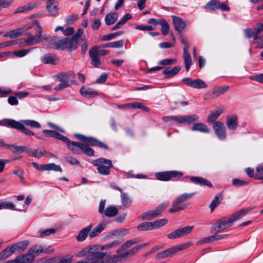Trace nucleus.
Returning a JSON list of instances; mask_svg holds the SVG:
<instances>
[{
  "label": "nucleus",
  "mask_w": 263,
  "mask_h": 263,
  "mask_svg": "<svg viewBox=\"0 0 263 263\" xmlns=\"http://www.w3.org/2000/svg\"><path fill=\"white\" fill-rule=\"evenodd\" d=\"M0 125L16 129L27 135L33 136L34 133L26 128L25 126L32 128H40L41 124L37 121L32 120H22L20 121L11 119H4L0 121Z\"/></svg>",
  "instance_id": "nucleus-1"
},
{
  "label": "nucleus",
  "mask_w": 263,
  "mask_h": 263,
  "mask_svg": "<svg viewBox=\"0 0 263 263\" xmlns=\"http://www.w3.org/2000/svg\"><path fill=\"white\" fill-rule=\"evenodd\" d=\"M74 137L83 143L82 152L88 156L95 155V151L90 146H97L105 149H109L108 146L106 144L94 137H87L80 134H75Z\"/></svg>",
  "instance_id": "nucleus-2"
},
{
  "label": "nucleus",
  "mask_w": 263,
  "mask_h": 263,
  "mask_svg": "<svg viewBox=\"0 0 263 263\" xmlns=\"http://www.w3.org/2000/svg\"><path fill=\"white\" fill-rule=\"evenodd\" d=\"M92 163L97 167L99 174L105 176L110 175V170L114 167L112 161L104 158L93 160Z\"/></svg>",
  "instance_id": "nucleus-3"
},
{
  "label": "nucleus",
  "mask_w": 263,
  "mask_h": 263,
  "mask_svg": "<svg viewBox=\"0 0 263 263\" xmlns=\"http://www.w3.org/2000/svg\"><path fill=\"white\" fill-rule=\"evenodd\" d=\"M194 194L195 193H183L179 195L174 201L172 208L169 210V212L175 213L186 209L189 205V204H180L190 199L194 195Z\"/></svg>",
  "instance_id": "nucleus-4"
},
{
  "label": "nucleus",
  "mask_w": 263,
  "mask_h": 263,
  "mask_svg": "<svg viewBox=\"0 0 263 263\" xmlns=\"http://www.w3.org/2000/svg\"><path fill=\"white\" fill-rule=\"evenodd\" d=\"M191 245L192 242H187L180 245H177L163 251L158 253L156 256V258L159 259L166 258L175 254L178 251H181L189 248Z\"/></svg>",
  "instance_id": "nucleus-5"
},
{
  "label": "nucleus",
  "mask_w": 263,
  "mask_h": 263,
  "mask_svg": "<svg viewBox=\"0 0 263 263\" xmlns=\"http://www.w3.org/2000/svg\"><path fill=\"white\" fill-rule=\"evenodd\" d=\"M182 172L178 171H168L157 173L155 177L157 180L162 181H176L182 177Z\"/></svg>",
  "instance_id": "nucleus-6"
},
{
  "label": "nucleus",
  "mask_w": 263,
  "mask_h": 263,
  "mask_svg": "<svg viewBox=\"0 0 263 263\" xmlns=\"http://www.w3.org/2000/svg\"><path fill=\"white\" fill-rule=\"evenodd\" d=\"M168 203H162L158 205L155 209L150 210L144 213L142 215L138 217V219L143 220H151L158 217L161 214L167 207Z\"/></svg>",
  "instance_id": "nucleus-7"
},
{
  "label": "nucleus",
  "mask_w": 263,
  "mask_h": 263,
  "mask_svg": "<svg viewBox=\"0 0 263 263\" xmlns=\"http://www.w3.org/2000/svg\"><path fill=\"white\" fill-rule=\"evenodd\" d=\"M34 24L36 26V27L34 29L36 31L35 35H30L28 37L25 39V43H26V46L33 45L41 42L42 28L38 21H35Z\"/></svg>",
  "instance_id": "nucleus-8"
},
{
  "label": "nucleus",
  "mask_w": 263,
  "mask_h": 263,
  "mask_svg": "<svg viewBox=\"0 0 263 263\" xmlns=\"http://www.w3.org/2000/svg\"><path fill=\"white\" fill-rule=\"evenodd\" d=\"M66 40V37L60 39L58 36H53L48 41L47 46L50 48L64 50Z\"/></svg>",
  "instance_id": "nucleus-9"
},
{
  "label": "nucleus",
  "mask_w": 263,
  "mask_h": 263,
  "mask_svg": "<svg viewBox=\"0 0 263 263\" xmlns=\"http://www.w3.org/2000/svg\"><path fill=\"white\" fill-rule=\"evenodd\" d=\"M233 222L231 221V217H223L218 220L212 227V231L219 232L221 230L228 228Z\"/></svg>",
  "instance_id": "nucleus-10"
},
{
  "label": "nucleus",
  "mask_w": 263,
  "mask_h": 263,
  "mask_svg": "<svg viewBox=\"0 0 263 263\" xmlns=\"http://www.w3.org/2000/svg\"><path fill=\"white\" fill-rule=\"evenodd\" d=\"M204 8L210 11H215L217 9L226 11H229L230 10V8L228 6L217 0H211L204 6Z\"/></svg>",
  "instance_id": "nucleus-11"
},
{
  "label": "nucleus",
  "mask_w": 263,
  "mask_h": 263,
  "mask_svg": "<svg viewBox=\"0 0 263 263\" xmlns=\"http://www.w3.org/2000/svg\"><path fill=\"white\" fill-rule=\"evenodd\" d=\"M215 134L220 140H224L227 137L226 128L223 123L220 121H216L213 125Z\"/></svg>",
  "instance_id": "nucleus-12"
},
{
  "label": "nucleus",
  "mask_w": 263,
  "mask_h": 263,
  "mask_svg": "<svg viewBox=\"0 0 263 263\" xmlns=\"http://www.w3.org/2000/svg\"><path fill=\"white\" fill-rule=\"evenodd\" d=\"M182 82L187 86L194 88H204L207 85L201 79H191L189 78H183Z\"/></svg>",
  "instance_id": "nucleus-13"
},
{
  "label": "nucleus",
  "mask_w": 263,
  "mask_h": 263,
  "mask_svg": "<svg viewBox=\"0 0 263 263\" xmlns=\"http://www.w3.org/2000/svg\"><path fill=\"white\" fill-rule=\"evenodd\" d=\"M176 119L178 120L177 123H178L191 124L195 122L198 121L199 120V116L195 114L180 116H178V118Z\"/></svg>",
  "instance_id": "nucleus-14"
},
{
  "label": "nucleus",
  "mask_w": 263,
  "mask_h": 263,
  "mask_svg": "<svg viewBox=\"0 0 263 263\" xmlns=\"http://www.w3.org/2000/svg\"><path fill=\"white\" fill-rule=\"evenodd\" d=\"M64 142L67 143L68 148L73 153L77 155L81 154L83 143L71 141L68 138L67 141Z\"/></svg>",
  "instance_id": "nucleus-15"
},
{
  "label": "nucleus",
  "mask_w": 263,
  "mask_h": 263,
  "mask_svg": "<svg viewBox=\"0 0 263 263\" xmlns=\"http://www.w3.org/2000/svg\"><path fill=\"white\" fill-rule=\"evenodd\" d=\"M172 17L175 29L177 31H182L187 25V21L179 16L172 15Z\"/></svg>",
  "instance_id": "nucleus-16"
},
{
  "label": "nucleus",
  "mask_w": 263,
  "mask_h": 263,
  "mask_svg": "<svg viewBox=\"0 0 263 263\" xmlns=\"http://www.w3.org/2000/svg\"><path fill=\"white\" fill-rule=\"evenodd\" d=\"M229 89V86H217L213 88L212 89L213 96H211L209 93H206L205 96H207L209 98H212L214 97H218L227 92Z\"/></svg>",
  "instance_id": "nucleus-17"
},
{
  "label": "nucleus",
  "mask_w": 263,
  "mask_h": 263,
  "mask_svg": "<svg viewBox=\"0 0 263 263\" xmlns=\"http://www.w3.org/2000/svg\"><path fill=\"white\" fill-rule=\"evenodd\" d=\"M89 55L91 59V64L96 67H99L101 62L98 55L97 48H91L89 51Z\"/></svg>",
  "instance_id": "nucleus-18"
},
{
  "label": "nucleus",
  "mask_w": 263,
  "mask_h": 263,
  "mask_svg": "<svg viewBox=\"0 0 263 263\" xmlns=\"http://www.w3.org/2000/svg\"><path fill=\"white\" fill-rule=\"evenodd\" d=\"M128 257L127 252H125L120 255H114L110 258L108 259H104V257L99 259V263H116L120 259Z\"/></svg>",
  "instance_id": "nucleus-19"
},
{
  "label": "nucleus",
  "mask_w": 263,
  "mask_h": 263,
  "mask_svg": "<svg viewBox=\"0 0 263 263\" xmlns=\"http://www.w3.org/2000/svg\"><path fill=\"white\" fill-rule=\"evenodd\" d=\"M92 224H89L81 230L77 236V240L80 242L85 240L87 237L89 236V234L90 231L92 230Z\"/></svg>",
  "instance_id": "nucleus-20"
},
{
  "label": "nucleus",
  "mask_w": 263,
  "mask_h": 263,
  "mask_svg": "<svg viewBox=\"0 0 263 263\" xmlns=\"http://www.w3.org/2000/svg\"><path fill=\"white\" fill-rule=\"evenodd\" d=\"M65 50L71 52L77 49L78 47V41L73 37H66Z\"/></svg>",
  "instance_id": "nucleus-21"
},
{
  "label": "nucleus",
  "mask_w": 263,
  "mask_h": 263,
  "mask_svg": "<svg viewBox=\"0 0 263 263\" xmlns=\"http://www.w3.org/2000/svg\"><path fill=\"white\" fill-rule=\"evenodd\" d=\"M42 132L47 137L55 138L62 141H68V138L54 130L44 129Z\"/></svg>",
  "instance_id": "nucleus-22"
},
{
  "label": "nucleus",
  "mask_w": 263,
  "mask_h": 263,
  "mask_svg": "<svg viewBox=\"0 0 263 263\" xmlns=\"http://www.w3.org/2000/svg\"><path fill=\"white\" fill-rule=\"evenodd\" d=\"M80 92L82 96L87 98H95L98 95L97 91L93 90L90 88L85 86L81 87Z\"/></svg>",
  "instance_id": "nucleus-23"
},
{
  "label": "nucleus",
  "mask_w": 263,
  "mask_h": 263,
  "mask_svg": "<svg viewBox=\"0 0 263 263\" xmlns=\"http://www.w3.org/2000/svg\"><path fill=\"white\" fill-rule=\"evenodd\" d=\"M41 60L43 63L51 65H55L58 62L56 55L53 54H46L41 57Z\"/></svg>",
  "instance_id": "nucleus-24"
},
{
  "label": "nucleus",
  "mask_w": 263,
  "mask_h": 263,
  "mask_svg": "<svg viewBox=\"0 0 263 263\" xmlns=\"http://www.w3.org/2000/svg\"><path fill=\"white\" fill-rule=\"evenodd\" d=\"M227 126L230 130H235L238 126V119L236 116H230L227 118Z\"/></svg>",
  "instance_id": "nucleus-25"
},
{
  "label": "nucleus",
  "mask_w": 263,
  "mask_h": 263,
  "mask_svg": "<svg viewBox=\"0 0 263 263\" xmlns=\"http://www.w3.org/2000/svg\"><path fill=\"white\" fill-rule=\"evenodd\" d=\"M105 226L106 224L103 222L100 223L96 226L91 231H90L89 234V238H93L98 236L104 230Z\"/></svg>",
  "instance_id": "nucleus-26"
},
{
  "label": "nucleus",
  "mask_w": 263,
  "mask_h": 263,
  "mask_svg": "<svg viewBox=\"0 0 263 263\" xmlns=\"http://www.w3.org/2000/svg\"><path fill=\"white\" fill-rule=\"evenodd\" d=\"M190 179L192 182L195 184H199L200 185L212 187V183L206 179L203 178L202 177L192 176L190 178Z\"/></svg>",
  "instance_id": "nucleus-27"
},
{
  "label": "nucleus",
  "mask_w": 263,
  "mask_h": 263,
  "mask_svg": "<svg viewBox=\"0 0 263 263\" xmlns=\"http://www.w3.org/2000/svg\"><path fill=\"white\" fill-rule=\"evenodd\" d=\"M40 3L38 2H35L31 3L27 5L18 7L14 11V13H22L24 11L32 10L35 8H37L40 5Z\"/></svg>",
  "instance_id": "nucleus-28"
},
{
  "label": "nucleus",
  "mask_w": 263,
  "mask_h": 263,
  "mask_svg": "<svg viewBox=\"0 0 263 263\" xmlns=\"http://www.w3.org/2000/svg\"><path fill=\"white\" fill-rule=\"evenodd\" d=\"M33 27V26H27L23 28H17L9 32L8 35L11 39H15L20 36L24 30L30 29Z\"/></svg>",
  "instance_id": "nucleus-29"
},
{
  "label": "nucleus",
  "mask_w": 263,
  "mask_h": 263,
  "mask_svg": "<svg viewBox=\"0 0 263 263\" xmlns=\"http://www.w3.org/2000/svg\"><path fill=\"white\" fill-rule=\"evenodd\" d=\"M99 249L100 248L98 246H91L89 247L88 250L85 249L79 251L78 255L79 256L83 257L87 255V256L86 257H87L91 253H101V252L98 251Z\"/></svg>",
  "instance_id": "nucleus-30"
},
{
  "label": "nucleus",
  "mask_w": 263,
  "mask_h": 263,
  "mask_svg": "<svg viewBox=\"0 0 263 263\" xmlns=\"http://www.w3.org/2000/svg\"><path fill=\"white\" fill-rule=\"evenodd\" d=\"M251 210L250 208L242 209L235 212L231 217V221L234 222L245 216Z\"/></svg>",
  "instance_id": "nucleus-31"
},
{
  "label": "nucleus",
  "mask_w": 263,
  "mask_h": 263,
  "mask_svg": "<svg viewBox=\"0 0 263 263\" xmlns=\"http://www.w3.org/2000/svg\"><path fill=\"white\" fill-rule=\"evenodd\" d=\"M29 245V242L27 240H24L18 242L11 246L14 252H21L24 251Z\"/></svg>",
  "instance_id": "nucleus-32"
},
{
  "label": "nucleus",
  "mask_w": 263,
  "mask_h": 263,
  "mask_svg": "<svg viewBox=\"0 0 263 263\" xmlns=\"http://www.w3.org/2000/svg\"><path fill=\"white\" fill-rule=\"evenodd\" d=\"M191 130L192 131H198L206 134L210 133V129L207 125L200 122L195 123L191 128Z\"/></svg>",
  "instance_id": "nucleus-33"
},
{
  "label": "nucleus",
  "mask_w": 263,
  "mask_h": 263,
  "mask_svg": "<svg viewBox=\"0 0 263 263\" xmlns=\"http://www.w3.org/2000/svg\"><path fill=\"white\" fill-rule=\"evenodd\" d=\"M21 263H31L34 259V254L30 252V250L26 254L18 256Z\"/></svg>",
  "instance_id": "nucleus-34"
},
{
  "label": "nucleus",
  "mask_w": 263,
  "mask_h": 263,
  "mask_svg": "<svg viewBox=\"0 0 263 263\" xmlns=\"http://www.w3.org/2000/svg\"><path fill=\"white\" fill-rule=\"evenodd\" d=\"M223 112L222 109L219 108L217 110L212 111L207 118V122L208 123H213L219 117L221 113Z\"/></svg>",
  "instance_id": "nucleus-35"
},
{
  "label": "nucleus",
  "mask_w": 263,
  "mask_h": 263,
  "mask_svg": "<svg viewBox=\"0 0 263 263\" xmlns=\"http://www.w3.org/2000/svg\"><path fill=\"white\" fill-rule=\"evenodd\" d=\"M6 149L10 150L14 154H20L27 150V147L24 146H17L14 144H8Z\"/></svg>",
  "instance_id": "nucleus-36"
},
{
  "label": "nucleus",
  "mask_w": 263,
  "mask_h": 263,
  "mask_svg": "<svg viewBox=\"0 0 263 263\" xmlns=\"http://www.w3.org/2000/svg\"><path fill=\"white\" fill-rule=\"evenodd\" d=\"M139 241L136 238L127 240L125 243L122 245L119 248H118L117 250V252L118 253H121L127 248H130L133 245L138 243Z\"/></svg>",
  "instance_id": "nucleus-37"
},
{
  "label": "nucleus",
  "mask_w": 263,
  "mask_h": 263,
  "mask_svg": "<svg viewBox=\"0 0 263 263\" xmlns=\"http://www.w3.org/2000/svg\"><path fill=\"white\" fill-rule=\"evenodd\" d=\"M118 19V15L116 12H110L108 13L105 18V22L107 25L114 24Z\"/></svg>",
  "instance_id": "nucleus-38"
},
{
  "label": "nucleus",
  "mask_w": 263,
  "mask_h": 263,
  "mask_svg": "<svg viewBox=\"0 0 263 263\" xmlns=\"http://www.w3.org/2000/svg\"><path fill=\"white\" fill-rule=\"evenodd\" d=\"M181 69V67L179 66H175L173 69H171L169 68L165 69L162 73L167 78L171 77L177 73H178Z\"/></svg>",
  "instance_id": "nucleus-39"
},
{
  "label": "nucleus",
  "mask_w": 263,
  "mask_h": 263,
  "mask_svg": "<svg viewBox=\"0 0 263 263\" xmlns=\"http://www.w3.org/2000/svg\"><path fill=\"white\" fill-rule=\"evenodd\" d=\"M132 17L130 14L127 13L125 15L121 20L119 21L112 28L111 30L114 31L121 28L126 22Z\"/></svg>",
  "instance_id": "nucleus-40"
},
{
  "label": "nucleus",
  "mask_w": 263,
  "mask_h": 263,
  "mask_svg": "<svg viewBox=\"0 0 263 263\" xmlns=\"http://www.w3.org/2000/svg\"><path fill=\"white\" fill-rule=\"evenodd\" d=\"M118 213V209L114 206L107 207L104 211V214L106 216L111 217L115 216Z\"/></svg>",
  "instance_id": "nucleus-41"
},
{
  "label": "nucleus",
  "mask_w": 263,
  "mask_h": 263,
  "mask_svg": "<svg viewBox=\"0 0 263 263\" xmlns=\"http://www.w3.org/2000/svg\"><path fill=\"white\" fill-rule=\"evenodd\" d=\"M137 229L139 231H145L153 230L152 222H143L139 224Z\"/></svg>",
  "instance_id": "nucleus-42"
},
{
  "label": "nucleus",
  "mask_w": 263,
  "mask_h": 263,
  "mask_svg": "<svg viewBox=\"0 0 263 263\" xmlns=\"http://www.w3.org/2000/svg\"><path fill=\"white\" fill-rule=\"evenodd\" d=\"M184 62L186 71H188L192 65V58L189 51L183 52Z\"/></svg>",
  "instance_id": "nucleus-43"
},
{
  "label": "nucleus",
  "mask_w": 263,
  "mask_h": 263,
  "mask_svg": "<svg viewBox=\"0 0 263 263\" xmlns=\"http://www.w3.org/2000/svg\"><path fill=\"white\" fill-rule=\"evenodd\" d=\"M2 209L16 210L15 204L7 201H0V210Z\"/></svg>",
  "instance_id": "nucleus-44"
},
{
  "label": "nucleus",
  "mask_w": 263,
  "mask_h": 263,
  "mask_svg": "<svg viewBox=\"0 0 263 263\" xmlns=\"http://www.w3.org/2000/svg\"><path fill=\"white\" fill-rule=\"evenodd\" d=\"M121 203L126 208L129 207L132 203V200L130 199L127 194L125 193H122L121 194Z\"/></svg>",
  "instance_id": "nucleus-45"
},
{
  "label": "nucleus",
  "mask_w": 263,
  "mask_h": 263,
  "mask_svg": "<svg viewBox=\"0 0 263 263\" xmlns=\"http://www.w3.org/2000/svg\"><path fill=\"white\" fill-rule=\"evenodd\" d=\"M124 43L123 40H120L103 44L102 47L104 48H119L122 47L124 45Z\"/></svg>",
  "instance_id": "nucleus-46"
},
{
  "label": "nucleus",
  "mask_w": 263,
  "mask_h": 263,
  "mask_svg": "<svg viewBox=\"0 0 263 263\" xmlns=\"http://www.w3.org/2000/svg\"><path fill=\"white\" fill-rule=\"evenodd\" d=\"M128 107H133V108H139L142 110H143L145 111L148 112L149 111V109L145 106L143 103H138V102H133L129 103Z\"/></svg>",
  "instance_id": "nucleus-47"
},
{
  "label": "nucleus",
  "mask_w": 263,
  "mask_h": 263,
  "mask_svg": "<svg viewBox=\"0 0 263 263\" xmlns=\"http://www.w3.org/2000/svg\"><path fill=\"white\" fill-rule=\"evenodd\" d=\"M13 253L14 252L11 247H7L0 253V259H6Z\"/></svg>",
  "instance_id": "nucleus-48"
},
{
  "label": "nucleus",
  "mask_w": 263,
  "mask_h": 263,
  "mask_svg": "<svg viewBox=\"0 0 263 263\" xmlns=\"http://www.w3.org/2000/svg\"><path fill=\"white\" fill-rule=\"evenodd\" d=\"M167 221L168 220L167 219L163 218L161 219L156 220L152 222L154 229H158L161 227L164 226L167 223Z\"/></svg>",
  "instance_id": "nucleus-49"
},
{
  "label": "nucleus",
  "mask_w": 263,
  "mask_h": 263,
  "mask_svg": "<svg viewBox=\"0 0 263 263\" xmlns=\"http://www.w3.org/2000/svg\"><path fill=\"white\" fill-rule=\"evenodd\" d=\"M30 252H31L33 254L34 253H36L37 254H39L41 253H45L47 252L46 250L44 249L43 247L41 245H36L34 246L33 247L29 249Z\"/></svg>",
  "instance_id": "nucleus-50"
},
{
  "label": "nucleus",
  "mask_w": 263,
  "mask_h": 263,
  "mask_svg": "<svg viewBox=\"0 0 263 263\" xmlns=\"http://www.w3.org/2000/svg\"><path fill=\"white\" fill-rule=\"evenodd\" d=\"M46 171H54L55 172H62V169L60 165L54 163L46 164Z\"/></svg>",
  "instance_id": "nucleus-51"
},
{
  "label": "nucleus",
  "mask_w": 263,
  "mask_h": 263,
  "mask_svg": "<svg viewBox=\"0 0 263 263\" xmlns=\"http://www.w3.org/2000/svg\"><path fill=\"white\" fill-rule=\"evenodd\" d=\"M160 25L161 26V30L162 34L164 36L166 35L168 33L170 30V27L168 23L165 19H163Z\"/></svg>",
  "instance_id": "nucleus-52"
},
{
  "label": "nucleus",
  "mask_w": 263,
  "mask_h": 263,
  "mask_svg": "<svg viewBox=\"0 0 263 263\" xmlns=\"http://www.w3.org/2000/svg\"><path fill=\"white\" fill-rule=\"evenodd\" d=\"M31 49H32L14 50L13 51L12 53L14 55L17 57L22 58L28 54L31 50Z\"/></svg>",
  "instance_id": "nucleus-53"
},
{
  "label": "nucleus",
  "mask_w": 263,
  "mask_h": 263,
  "mask_svg": "<svg viewBox=\"0 0 263 263\" xmlns=\"http://www.w3.org/2000/svg\"><path fill=\"white\" fill-rule=\"evenodd\" d=\"M25 152L28 153L29 155L37 158L38 159L41 158L44 155V152H41L40 153H37V151L35 149H28L27 148Z\"/></svg>",
  "instance_id": "nucleus-54"
},
{
  "label": "nucleus",
  "mask_w": 263,
  "mask_h": 263,
  "mask_svg": "<svg viewBox=\"0 0 263 263\" xmlns=\"http://www.w3.org/2000/svg\"><path fill=\"white\" fill-rule=\"evenodd\" d=\"M256 171L255 178L258 180H263V164H259L256 167Z\"/></svg>",
  "instance_id": "nucleus-55"
},
{
  "label": "nucleus",
  "mask_w": 263,
  "mask_h": 263,
  "mask_svg": "<svg viewBox=\"0 0 263 263\" xmlns=\"http://www.w3.org/2000/svg\"><path fill=\"white\" fill-rule=\"evenodd\" d=\"M179 40L181 44L184 45L183 47V52L188 51V49L190 47V43H189L187 39L184 37L183 35L181 34L179 37Z\"/></svg>",
  "instance_id": "nucleus-56"
},
{
  "label": "nucleus",
  "mask_w": 263,
  "mask_h": 263,
  "mask_svg": "<svg viewBox=\"0 0 263 263\" xmlns=\"http://www.w3.org/2000/svg\"><path fill=\"white\" fill-rule=\"evenodd\" d=\"M194 229V226H186L182 228L179 229L180 231L181 235H182V237L190 233H191L193 230Z\"/></svg>",
  "instance_id": "nucleus-57"
},
{
  "label": "nucleus",
  "mask_w": 263,
  "mask_h": 263,
  "mask_svg": "<svg viewBox=\"0 0 263 263\" xmlns=\"http://www.w3.org/2000/svg\"><path fill=\"white\" fill-rule=\"evenodd\" d=\"M182 235H181L180 230L179 229L175 230L174 231L170 233L167 235V237L169 239H175L176 238H178L181 237Z\"/></svg>",
  "instance_id": "nucleus-58"
},
{
  "label": "nucleus",
  "mask_w": 263,
  "mask_h": 263,
  "mask_svg": "<svg viewBox=\"0 0 263 263\" xmlns=\"http://www.w3.org/2000/svg\"><path fill=\"white\" fill-rule=\"evenodd\" d=\"M219 197L218 195H216L214 199H213L211 203L210 204L209 207L211 210V212H212L219 204Z\"/></svg>",
  "instance_id": "nucleus-59"
},
{
  "label": "nucleus",
  "mask_w": 263,
  "mask_h": 263,
  "mask_svg": "<svg viewBox=\"0 0 263 263\" xmlns=\"http://www.w3.org/2000/svg\"><path fill=\"white\" fill-rule=\"evenodd\" d=\"M176 59H164L159 62L158 64L162 65H170L176 63Z\"/></svg>",
  "instance_id": "nucleus-60"
},
{
  "label": "nucleus",
  "mask_w": 263,
  "mask_h": 263,
  "mask_svg": "<svg viewBox=\"0 0 263 263\" xmlns=\"http://www.w3.org/2000/svg\"><path fill=\"white\" fill-rule=\"evenodd\" d=\"M55 232V230L54 229L50 228L40 232V235L41 237H45L54 234Z\"/></svg>",
  "instance_id": "nucleus-61"
},
{
  "label": "nucleus",
  "mask_w": 263,
  "mask_h": 263,
  "mask_svg": "<svg viewBox=\"0 0 263 263\" xmlns=\"http://www.w3.org/2000/svg\"><path fill=\"white\" fill-rule=\"evenodd\" d=\"M233 184L236 186H241L246 185L248 184V182L240 180L239 179H234L232 180Z\"/></svg>",
  "instance_id": "nucleus-62"
},
{
  "label": "nucleus",
  "mask_w": 263,
  "mask_h": 263,
  "mask_svg": "<svg viewBox=\"0 0 263 263\" xmlns=\"http://www.w3.org/2000/svg\"><path fill=\"white\" fill-rule=\"evenodd\" d=\"M78 18V14H72L68 16L66 19V22L68 25L72 24Z\"/></svg>",
  "instance_id": "nucleus-63"
},
{
  "label": "nucleus",
  "mask_w": 263,
  "mask_h": 263,
  "mask_svg": "<svg viewBox=\"0 0 263 263\" xmlns=\"http://www.w3.org/2000/svg\"><path fill=\"white\" fill-rule=\"evenodd\" d=\"M108 73L104 72L97 79L96 83L98 84L104 83L107 80Z\"/></svg>",
  "instance_id": "nucleus-64"
}]
</instances>
